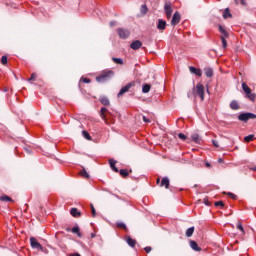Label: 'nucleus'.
Segmentation results:
<instances>
[{
	"mask_svg": "<svg viewBox=\"0 0 256 256\" xmlns=\"http://www.w3.org/2000/svg\"><path fill=\"white\" fill-rule=\"evenodd\" d=\"M112 61H113V63H116V65H123V59H121V58L113 57Z\"/></svg>",
	"mask_w": 256,
	"mask_h": 256,
	"instance_id": "473e14b6",
	"label": "nucleus"
},
{
	"mask_svg": "<svg viewBox=\"0 0 256 256\" xmlns=\"http://www.w3.org/2000/svg\"><path fill=\"white\" fill-rule=\"evenodd\" d=\"M214 147H219V142L217 140H212Z\"/></svg>",
	"mask_w": 256,
	"mask_h": 256,
	"instance_id": "49530a36",
	"label": "nucleus"
},
{
	"mask_svg": "<svg viewBox=\"0 0 256 256\" xmlns=\"http://www.w3.org/2000/svg\"><path fill=\"white\" fill-rule=\"evenodd\" d=\"M206 167H211V164H209V163H206Z\"/></svg>",
	"mask_w": 256,
	"mask_h": 256,
	"instance_id": "13d9d810",
	"label": "nucleus"
},
{
	"mask_svg": "<svg viewBox=\"0 0 256 256\" xmlns=\"http://www.w3.org/2000/svg\"><path fill=\"white\" fill-rule=\"evenodd\" d=\"M99 101L102 105H104L105 107H109L111 105V102L109 101V98H107L106 96H101L99 98Z\"/></svg>",
	"mask_w": 256,
	"mask_h": 256,
	"instance_id": "f8f14e48",
	"label": "nucleus"
},
{
	"mask_svg": "<svg viewBox=\"0 0 256 256\" xmlns=\"http://www.w3.org/2000/svg\"><path fill=\"white\" fill-rule=\"evenodd\" d=\"M160 187H165V189H169V178L167 177L162 178Z\"/></svg>",
	"mask_w": 256,
	"mask_h": 256,
	"instance_id": "f3484780",
	"label": "nucleus"
},
{
	"mask_svg": "<svg viewBox=\"0 0 256 256\" xmlns=\"http://www.w3.org/2000/svg\"><path fill=\"white\" fill-rule=\"evenodd\" d=\"M250 169H251V171H256V167H252Z\"/></svg>",
	"mask_w": 256,
	"mask_h": 256,
	"instance_id": "6e6d98bb",
	"label": "nucleus"
},
{
	"mask_svg": "<svg viewBox=\"0 0 256 256\" xmlns=\"http://www.w3.org/2000/svg\"><path fill=\"white\" fill-rule=\"evenodd\" d=\"M233 17V15L231 14V11L229 10V8H226L223 12V19H228Z\"/></svg>",
	"mask_w": 256,
	"mask_h": 256,
	"instance_id": "412c9836",
	"label": "nucleus"
},
{
	"mask_svg": "<svg viewBox=\"0 0 256 256\" xmlns=\"http://www.w3.org/2000/svg\"><path fill=\"white\" fill-rule=\"evenodd\" d=\"M70 214L72 215V217H80L81 216V212L77 208H72L70 210Z\"/></svg>",
	"mask_w": 256,
	"mask_h": 256,
	"instance_id": "aec40b11",
	"label": "nucleus"
},
{
	"mask_svg": "<svg viewBox=\"0 0 256 256\" xmlns=\"http://www.w3.org/2000/svg\"><path fill=\"white\" fill-rule=\"evenodd\" d=\"M30 245L32 249H40L41 251L43 250V246L37 242V239L35 237L30 238Z\"/></svg>",
	"mask_w": 256,
	"mask_h": 256,
	"instance_id": "1a4fd4ad",
	"label": "nucleus"
},
{
	"mask_svg": "<svg viewBox=\"0 0 256 256\" xmlns=\"http://www.w3.org/2000/svg\"><path fill=\"white\" fill-rule=\"evenodd\" d=\"M236 5H239V0H235Z\"/></svg>",
	"mask_w": 256,
	"mask_h": 256,
	"instance_id": "4d7b16f0",
	"label": "nucleus"
},
{
	"mask_svg": "<svg viewBox=\"0 0 256 256\" xmlns=\"http://www.w3.org/2000/svg\"><path fill=\"white\" fill-rule=\"evenodd\" d=\"M178 137L181 139V141H186L187 140V136L183 133H179Z\"/></svg>",
	"mask_w": 256,
	"mask_h": 256,
	"instance_id": "a19ab883",
	"label": "nucleus"
},
{
	"mask_svg": "<svg viewBox=\"0 0 256 256\" xmlns=\"http://www.w3.org/2000/svg\"><path fill=\"white\" fill-rule=\"evenodd\" d=\"M148 9H147V5H142L141 6V13H143V15H145L147 13Z\"/></svg>",
	"mask_w": 256,
	"mask_h": 256,
	"instance_id": "ea45409f",
	"label": "nucleus"
},
{
	"mask_svg": "<svg viewBox=\"0 0 256 256\" xmlns=\"http://www.w3.org/2000/svg\"><path fill=\"white\" fill-rule=\"evenodd\" d=\"M218 163H223V159L220 158V159L218 160Z\"/></svg>",
	"mask_w": 256,
	"mask_h": 256,
	"instance_id": "5fc2aeb1",
	"label": "nucleus"
},
{
	"mask_svg": "<svg viewBox=\"0 0 256 256\" xmlns=\"http://www.w3.org/2000/svg\"><path fill=\"white\" fill-rule=\"evenodd\" d=\"M115 25H117V22L115 21L110 22V27H115Z\"/></svg>",
	"mask_w": 256,
	"mask_h": 256,
	"instance_id": "8fccbe9b",
	"label": "nucleus"
},
{
	"mask_svg": "<svg viewBox=\"0 0 256 256\" xmlns=\"http://www.w3.org/2000/svg\"><path fill=\"white\" fill-rule=\"evenodd\" d=\"M37 79V74L33 73L29 78V81H35Z\"/></svg>",
	"mask_w": 256,
	"mask_h": 256,
	"instance_id": "a18cd8bd",
	"label": "nucleus"
},
{
	"mask_svg": "<svg viewBox=\"0 0 256 256\" xmlns=\"http://www.w3.org/2000/svg\"><path fill=\"white\" fill-rule=\"evenodd\" d=\"M71 256H81L79 253L72 254Z\"/></svg>",
	"mask_w": 256,
	"mask_h": 256,
	"instance_id": "603ef678",
	"label": "nucleus"
},
{
	"mask_svg": "<svg viewBox=\"0 0 256 256\" xmlns=\"http://www.w3.org/2000/svg\"><path fill=\"white\" fill-rule=\"evenodd\" d=\"M220 39L222 41L223 49H227V40L225 39V36H220Z\"/></svg>",
	"mask_w": 256,
	"mask_h": 256,
	"instance_id": "e433bc0d",
	"label": "nucleus"
},
{
	"mask_svg": "<svg viewBox=\"0 0 256 256\" xmlns=\"http://www.w3.org/2000/svg\"><path fill=\"white\" fill-rule=\"evenodd\" d=\"M115 72L113 70H104L96 77L97 83H107V81L113 79Z\"/></svg>",
	"mask_w": 256,
	"mask_h": 256,
	"instance_id": "f257e3e1",
	"label": "nucleus"
},
{
	"mask_svg": "<svg viewBox=\"0 0 256 256\" xmlns=\"http://www.w3.org/2000/svg\"><path fill=\"white\" fill-rule=\"evenodd\" d=\"M109 164H110L112 171H114V173H119V168H116V166H115L117 164V161L110 159Z\"/></svg>",
	"mask_w": 256,
	"mask_h": 256,
	"instance_id": "dca6fc26",
	"label": "nucleus"
},
{
	"mask_svg": "<svg viewBox=\"0 0 256 256\" xmlns=\"http://www.w3.org/2000/svg\"><path fill=\"white\" fill-rule=\"evenodd\" d=\"M143 47V42L141 40H135L130 44V48L133 49V51H138V49H141Z\"/></svg>",
	"mask_w": 256,
	"mask_h": 256,
	"instance_id": "9d476101",
	"label": "nucleus"
},
{
	"mask_svg": "<svg viewBox=\"0 0 256 256\" xmlns=\"http://www.w3.org/2000/svg\"><path fill=\"white\" fill-rule=\"evenodd\" d=\"M26 153H31V151L29 149H25Z\"/></svg>",
	"mask_w": 256,
	"mask_h": 256,
	"instance_id": "864d4df0",
	"label": "nucleus"
},
{
	"mask_svg": "<svg viewBox=\"0 0 256 256\" xmlns=\"http://www.w3.org/2000/svg\"><path fill=\"white\" fill-rule=\"evenodd\" d=\"M253 139H255V135H253V134H250V135L244 137L245 143H251V141H253Z\"/></svg>",
	"mask_w": 256,
	"mask_h": 256,
	"instance_id": "bb28decb",
	"label": "nucleus"
},
{
	"mask_svg": "<svg viewBox=\"0 0 256 256\" xmlns=\"http://www.w3.org/2000/svg\"><path fill=\"white\" fill-rule=\"evenodd\" d=\"M72 233L78 235V237L82 238L83 237V234H81L80 232V228L79 226H75L72 228Z\"/></svg>",
	"mask_w": 256,
	"mask_h": 256,
	"instance_id": "5701e85b",
	"label": "nucleus"
},
{
	"mask_svg": "<svg viewBox=\"0 0 256 256\" xmlns=\"http://www.w3.org/2000/svg\"><path fill=\"white\" fill-rule=\"evenodd\" d=\"M249 119H256V115L251 112L242 113L238 116L239 121L247 123Z\"/></svg>",
	"mask_w": 256,
	"mask_h": 256,
	"instance_id": "39448f33",
	"label": "nucleus"
},
{
	"mask_svg": "<svg viewBox=\"0 0 256 256\" xmlns=\"http://www.w3.org/2000/svg\"><path fill=\"white\" fill-rule=\"evenodd\" d=\"M144 251H146V253H151V251H153V248L151 246H146L144 248Z\"/></svg>",
	"mask_w": 256,
	"mask_h": 256,
	"instance_id": "c03bdc74",
	"label": "nucleus"
},
{
	"mask_svg": "<svg viewBox=\"0 0 256 256\" xmlns=\"http://www.w3.org/2000/svg\"><path fill=\"white\" fill-rule=\"evenodd\" d=\"M144 123H151V120H149L147 117L143 116Z\"/></svg>",
	"mask_w": 256,
	"mask_h": 256,
	"instance_id": "de8ad7c7",
	"label": "nucleus"
},
{
	"mask_svg": "<svg viewBox=\"0 0 256 256\" xmlns=\"http://www.w3.org/2000/svg\"><path fill=\"white\" fill-rule=\"evenodd\" d=\"M219 31L220 33H222V35H224V37H229V32L225 30V28H223V26H219Z\"/></svg>",
	"mask_w": 256,
	"mask_h": 256,
	"instance_id": "c756f323",
	"label": "nucleus"
},
{
	"mask_svg": "<svg viewBox=\"0 0 256 256\" xmlns=\"http://www.w3.org/2000/svg\"><path fill=\"white\" fill-rule=\"evenodd\" d=\"M159 182H160V179H157V180H156V183L159 184Z\"/></svg>",
	"mask_w": 256,
	"mask_h": 256,
	"instance_id": "bf43d9fd",
	"label": "nucleus"
},
{
	"mask_svg": "<svg viewBox=\"0 0 256 256\" xmlns=\"http://www.w3.org/2000/svg\"><path fill=\"white\" fill-rule=\"evenodd\" d=\"M157 29L159 31H165L167 29V22L163 19L158 20Z\"/></svg>",
	"mask_w": 256,
	"mask_h": 256,
	"instance_id": "9b49d317",
	"label": "nucleus"
},
{
	"mask_svg": "<svg viewBox=\"0 0 256 256\" xmlns=\"http://www.w3.org/2000/svg\"><path fill=\"white\" fill-rule=\"evenodd\" d=\"M80 175L84 179H89V177H90L89 172H87V170L85 168L82 169V171L80 172Z\"/></svg>",
	"mask_w": 256,
	"mask_h": 256,
	"instance_id": "a878e982",
	"label": "nucleus"
},
{
	"mask_svg": "<svg viewBox=\"0 0 256 256\" xmlns=\"http://www.w3.org/2000/svg\"><path fill=\"white\" fill-rule=\"evenodd\" d=\"M0 201H4V202H13V199L7 195H3V196H0Z\"/></svg>",
	"mask_w": 256,
	"mask_h": 256,
	"instance_id": "c85d7f7f",
	"label": "nucleus"
},
{
	"mask_svg": "<svg viewBox=\"0 0 256 256\" xmlns=\"http://www.w3.org/2000/svg\"><path fill=\"white\" fill-rule=\"evenodd\" d=\"M188 98L191 99V94L188 93Z\"/></svg>",
	"mask_w": 256,
	"mask_h": 256,
	"instance_id": "052dcab7",
	"label": "nucleus"
},
{
	"mask_svg": "<svg viewBox=\"0 0 256 256\" xmlns=\"http://www.w3.org/2000/svg\"><path fill=\"white\" fill-rule=\"evenodd\" d=\"M92 237H95V234H92Z\"/></svg>",
	"mask_w": 256,
	"mask_h": 256,
	"instance_id": "680f3d73",
	"label": "nucleus"
},
{
	"mask_svg": "<svg viewBox=\"0 0 256 256\" xmlns=\"http://www.w3.org/2000/svg\"><path fill=\"white\" fill-rule=\"evenodd\" d=\"M107 111H109V110H107V108H105V107H103V108H101V110H100V117H101V119H103L104 121H105V113H107Z\"/></svg>",
	"mask_w": 256,
	"mask_h": 256,
	"instance_id": "7c9ffc66",
	"label": "nucleus"
},
{
	"mask_svg": "<svg viewBox=\"0 0 256 256\" xmlns=\"http://www.w3.org/2000/svg\"><path fill=\"white\" fill-rule=\"evenodd\" d=\"M191 139L192 141H194V143H198L199 145H201V136H199V134H192Z\"/></svg>",
	"mask_w": 256,
	"mask_h": 256,
	"instance_id": "6ab92c4d",
	"label": "nucleus"
},
{
	"mask_svg": "<svg viewBox=\"0 0 256 256\" xmlns=\"http://www.w3.org/2000/svg\"><path fill=\"white\" fill-rule=\"evenodd\" d=\"M241 5H243L244 7H247V0H241Z\"/></svg>",
	"mask_w": 256,
	"mask_h": 256,
	"instance_id": "09e8293b",
	"label": "nucleus"
},
{
	"mask_svg": "<svg viewBox=\"0 0 256 256\" xmlns=\"http://www.w3.org/2000/svg\"><path fill=\"white\" fill-rule=\"evenodd\" d=\"M1 63L2 65H7V56H2Z\"/></svg>",
	"mask_w": 256,
	"mask_h": 256,
	"instance_id": "79ce46f5",
	"label": "nucleus"
},
{
	"mask_svg": "<svg viewBox=\"0 0 256 256\" xmlns=\"http://www.w3.org/2000/svg\"><path fill=\"white\" fill-rule=\"evenodd\" d=\"M126 243L127 245H129V247H135V245H137V240L131 238V236H127L126 237Z\"/></svg>",
	"mask_w": 256,
	"mask_h": 256,
	"instance_id": "ddd939ff",
	"label": "nucleus"
},
{
	"mask_svg": "<svg viewBox=\"0 0 256 256\" xmlns=\"http://www.w3.org/2000/svg\"><path fill=\"white\" fill-rule=\"evenodd\" d=\"M117 33L120 39H128L129 35H131V32L125 28H118Z\"/></svg>",
	"mask_w": 256,
	"mask_h": 256,
	"instance_id": "423d86ee",
	"label": "nucleus"
},
{
	"mask_svg": "<svg viewBox=\"0 0 256 256\" xmlns=\"http://www.w3.org/2000/svg\"><path fill=\"white\" fill-rule=\"evenodd\" d=\"M164 11L167 19H169L171 15H173V7L171 6L170 2H166L164 4Z\"/></svg>",
	"mask_w": 256,
	"mask_h": 256,
	"instance_id": "0eeeda50",
	"label": "nucleus"
},
{
	"mask_svg": "<svg viewBox=\"0 0 256 256\" xmlns=\"http://www.w3.org/2000/svg\"><path fill=\"white\" fill-rule=\"evenodd\" d=\"M242 89H243L244 93L246 94L247 99H249L250 101H255L256 94L251 92V88L248 87L247 83H245V82L242 83Z\"/></svg>",
	"mask_w": 256,
	"mask_h": 256,
	"instance_id": "7ed1b4c3",
	"label": "nucleus"
},
{
	"mask_svg": "<svg viewBox=\"0 0 256 256\" xmlns=\"http://www.w3.org/2000/svg\"><path fill=\"white\" fill-rule=\"evenodd\" d=\"M181 22V14L179 12H175L173 14L172 20H171V25L173 27H175V25H179V23Z\"/></svg>",
	"mask_w": 256,
	"mask_h": 256,
	"instance_id": "6e6552de",
	"label": "nucleus"
},
{
	"mask_svg": "<svg viewBox=\"0 0 256 256\" xmlns=\"http://www.w3.org/2000/svg\"><path fill=\"white\" fill-rule=\"evenodd\" d=\"M80 82H82V83H91V79H89V78H81Z\"/></svg>",
	"mask_w": 256,
	"mask_h": 256,
	"instance_id": "37998d69",
	"label": "nucleus"
},
{
	"mask_svg": "<svg viewBox=\"0 0 256 256\" xmlns=\"http://www.w3.org/2000/svg\"><path fill=\"white\" fill-rule=\"evenodd\" d=\"M230 109H232L233 111H237L240 109L239 107V102H237V100H233L231 103H230Z\"/></svg>",
	"mask_w": 256,
	"mask_h": 256,
	"instance_id": "a211bd4d",
	"label": "nucleus"
},
{
	"mask_svg": "<svg viewBox=\"0 0 256 256\" xmlns=\"http://www.w3.org/2000/svg\"><path fill=\"white\" fill-rule=\"evenodd\" d=\"M151 91V84H144L142 86V93H149Z\"/></svg>",
	"mask_w": 256,
	"mask_h": 256,
	"instance_id": "393cba45",
	"label": "nucleus"
},
{
	"mask_svg": "<svg viewBox=\"0 0 256 256\" xmlns=\"http://www.w3.org/2000/svg\"><path fill=\"white\" fill-rule=\"evenodd\" d=\"M223 195H227L228 197H231L234 201L237 199V195L231 193V192H223Z\"/></svg>",
	"mask_w": 256,
	"mask_h": 256,
	"instance_id": "c9c22d12",
	"label": "nucleus"
},
{
	"mask_svg": "<svg viewBox=\"0 0 256 256\" xmlns=\"http://www.w3.org/2000/svg\"><path fill=\"white\" fill-rule=\"evenodd\" d=\"M204 203H205V205H209V200L204 199Z\"/></svg>",
	"mask_w": 256,
	"mask_h": 256,
	"instance_id": "3c124183",
	"label": "nucleus"
},
{
	"mask_svg": "<svg viewBox=\"0 0 256 256\" xmlns=\"http://www.w3.org/2000/svg\"><path fill=\"white\" fill-rule=\"evenodd\" d=\"M193 233H195V227H190L186 231V237H193Z\"/></svg>",
	"mask_w": 256,
	"mask_h": 256,
	"instance_id": "b1692460",
	"label": "nucleus"
},
{
	"mask_svg": "<svg viewBox=\"0 0 256 256\" xmlns=\"http://www.w3.org/2000/svg\"><path fill=\"white\" fill-rule=\"evenodd\" d=\"M82 135L85 139H87V141H91V135L89 134V132L83 130Z\"/></svg>",
	"mask_w": 256,
	"mask_h": 256,
	"instance_id": "72a5a7b5",
	"label": "nucleus"
},
{
	"mask_svg": "<svg viewBox=\"0 0 256 256\" xmlns=\"http://www.w3.org/2000/svg\"><path fill=\"white\" fill-rule=\"evenodd\" d=\"M204 73L206 77L211 78L213 77V68H205Z\"/></svg>",
	"mask_w": 256,
	"mask_h": 256,
	"instance_id": "4be33fe9",
	"label": "nucleus"
},
{
	"mask_svg": "<svg viewBox=\"0 0 256 256\" xmlns=\"http://www.w3.org/2000/svg\"><path fill=\"white\" fill-rule=\"evenodd\" d=\"M189 69H190V73L197 75V77H201V75H203V72L201 71V69H197L193 66H191Z\"/></svg>",
	"mask_w": 256,
	"mask_h": 256,
	"instance_id": "4468645a",
	"label": "nucleus"
},
{
	"mask_svg": "<svg viewBox=\"0 0 256 256\" xmlns=\"http://www.w3.org/2000/svg\"><path fill=\"white\" fill-rule=\"evenodd\" d=\"M194 95L200 97L201 101H205V86L198 83L196 87L193 88Z\"/></svg>",
	"mask_w": 256,
	"mask_h": 256,
	"instance_id": "f03ea898",
	"label": "nucleus"
},
{
	"mask_svg": "<svg viewBox=\"0 0 256 256\" xmlns=\"http://www.w3.org/2000/svg\"><path fill=\"white\" fill-rule=\"evenodd\" d=\"M215 207H225V203L223 201H217L214 203Z\"/></svg>",
	"mask_w": 256,
	"mask_h": 256,
	"instance_id": "58836bf2",
	"label": "nucleus"
},
{
	"mask_svg": "<svg viewBox=\"0 0 256 256\" xmlns=\"http://www.w3.org/2000/svg\"><path fill=\"white\" fill-rule=\"evenodd\" d=\"M236 228H237L239 231H241V233H242L243 235H245V229L243 228V224H241V222H238V223H237Z\"/></svg>",
	"mask_w": 256,
	"mask_h": 256,
	"instance_id": "f704fd0d",
	"label": "nucleus"
},
{
	"mask_svg": "<svg viewBox=\"0 0 256 256\" xmlns=\"http://www.w3.org/2000/svg\"><path fill=\"white\" fill-rule=\"evenodd\" d=\"M118 173L121 175V177H129V171H127V169H121L118 171Z\"/></svg>",
	"mask_w": 256,
	"mask_h": 256,
	"instance_id": "cd10ccee",
	"label": "nucleus"
},
{
	"mask_svg": "<svg viewBox=\"0 0 256 256\" xmlns=\"http://www.w3.org/2000/svg\"><path fill=\"white\" fill-rule=\"evenodd\" d=\"M132 87H135V81L129 82L128 84H126L124 87H122L119 91V93L117 94V97H123L124 93H129L130 89H132Z\"/></svg>",
	"mask_w": 256,
	"mask_h": 256,
	"instance_id": "20e7f679",
	"label": "nucleus"
},
{
	"mask_svg": "<svg viewBox=\"0 0 256 256\" xmlns=\"http://www.w3.org/2000/svg\"><path fill=\"white\" fill-rule=\"evenodd\" d=\"M190 247L193 251H201V247H199V244L195 240H190Z\"/></svg>",
	"mask_w": 256,
	"mask_h": 256,
	"instance_id": "2eb2a0df",
	"label": "nucleus"
},
{
	"mask_svg": "<svg viewBox=\"0 0 256 256\" xmlns=\"http://www.w3.org/2000/svg\"><path fill=\"white\" fill-rule=\"evenodd\" d=\"M91 213H92V217H97V210H95V206H93V204H91Z\"/></svg>",
	"mask_w": 256,
	"mask_h": 256,
	"instance_id": "4c0bfd02",
	"label": "nucleus"
},
{
	"mask_svg": "<svg viewBox=\"0 0 256 256\" xmlns=\"http://www.w3.org/2000/svg\"><path fill=\"white\" fill-rule=\"evenodd\" d=\"M116 227H118V229H124L125 231H127V225H125V223L123 222H117Z\"/></svg>",
	"mask_w": 256,
	"mask_h": 256,
	"instance_id": "2f4dec72",
	"label": "nucleus"
}]
</instances>
